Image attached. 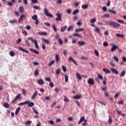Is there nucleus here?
Here are the masks:
<instances>
[{
    "instance_id": "nucleus-1",
    "label": "nucleus",
    "mask_w": 126,
    "mask_h": 126,
    "mask_svg": "<svg viewBox=\"0 0 126 126\" xmlns=\"http://www.w3.org/2000/svg\"><path fill=\"white\" fill-rule=\"evenodd\" d=\"M108 25L110 26H113L114 27H116V28H118V27H121V24L116 23L113 21H109V23H107Z\"/></svg>"
},
{
    "instance_id": "nucleus-2",
    "label": "nucleus",
    "mask_w": 126,
    "mask_h": 126,
    "mask_svg": "<svg viewBox=\"0 0 126 126\" xmlns=\"http://www.w3.org/2000/svg\"><path fill=\"white\" fill-rule=\"evenodd\" d=\"M29 40H31L32 43H34V47L36 50H39V46L38 45V42H37V40H35L33 39V37H28Z\"/></svg>"
},
{
    "instance_id": "nucleus-3",
    "label": "nucleus",
    "mask_w": 126,
    "mask_h": 126,
    "mask_svg": "<svg viewBox=\"0 0 126 126\" xmlns=\"http://www.w3.org/2000/svg\"><path fill=\"white\" fill-rule=\"evenodd\" d=\"M85 118L84 116L82 117L80 120L78 122V124L79 125L81 124V123H82V122H84V123H83V126H87V125H88V123H87V120L84 119Z\"/></svg>"
},
{
    "instance_id": "nucleus-4",
    "label": "nucleus",
    "mask_w": 126,
    "mask_h": 126,
    "mask_svg": "<svg viewBox=\"0 0 126 126\" xmlns=\"http://www.w3.org/2000/svg\"><path fill=\"white\" fill-rule=\"evenodd\" d=\"M44 13H45V15L46 16H48V17H53V15L52 14L48 12V9L45 8L43 10Z\"/></svg>"
},
{
    "instance_id": "nucleus-5",
    "label": "nucleus",
    "mask_w": 126,
    "mask_h": 126,
    "mask_svg": "<svg viewBox=\"0 0 126 126\" xmlns=\"http://www.w3.org/2000/svg\"><path fill=\"white\" fill-rule=\"evenodd\" d=\"M56 15H57V16H58V17H57L55 19V20H56V21H61L62 20V16L61 15V13H58L56 14Z\"/></svg>"
},
{
    "instance_id": "nucleus-6",
    "label": "nucleus",
    "mask_w": 126,
    "mask_h": 126,
    "mask_svg": "<svg viewBox=\"0 0 126 126\" xmlns=\"http://www.w3.org/2000/svg\"><path fill=\"white\" fill-rule=\"evenodd\" d=\"M70 61H72V62L75 64V65H78L77 63H76V62L75 61L74 59H72L71 57H69V58H68V62H70Z\"/></svg>"
},
{
    "instance_id": "nucleus-7",
    "label": "nucleus",
    "mask_w": 126,
    "mask_h": 126,
    "mask_svg": "<svg viewBox=\"0 0 126 126\" xmlns=\"http://www.w3.org/2000/svg\"><path fill=\"white\" fill-rule=\"evenodd\" d=\"M88 83L90 85H93V84H94V80H93L92 78H89L88 80Z\"/></svg>"
},
{
    "instance_id": "nucleus-8",
    "label": "nucleus",
    "mask_w": 126,
    "mask_h": 126,
    "mask_svg": "<svg viewBox=\"0 0 126 126\" xmlns=\"http://www.w3.org/2000/svg\"><path fill=\"white\" fill-rule=\"evenodd\" d=\"M19 13H23L24 12V8L22 6H20L18 8Z\"/></svg>"
},
{
    "instance_id": "nucleus-9",
    "label": "nucleus",
    "mask_w": 126,
    "mask_h": 126,
    "mask_svg": "<svg viewBox=\"0 0 126 126\" xmlns=\"http://www.w3.org/2000/svg\"><path fill=\"white\" fill-rule=\"evenodd\" d=\"M30 101L28 100V101H25L24 102H22L21 103H19L18 104V106H23V105H26V104H28L29 103H30Z\"/></svg>"
},
{
    "instance_id": "nucleus-10",
    "label": "nucleus",
    "mask_w": 126,
    "mask_h": 126,
    "mask_svg": "<svg viewBox=\"0 0 126 126\" xmlns=\"http://www.w3.org/2000/svg\"><path fill=\"white\" fill-rule=\"evenodd\" d=\"M7 3L9 6H12V4H14L15 3V0H11V2L8 1Z\"/></svg>"
},
{
    "instance_id": "nucleus-11",
    "label": "nucleus",
    "mask_w": 126,
    "mask_h": 126,
    "mask_svg": "<svg viewBox=\"0 0 126 126\" xmlns=\"http://www.w3.org/2000/svg\"><path fill=\"white\" fill-rule=\"evenodd\" d=\"M37 94H38V92H37V91H35L31 97L32 100H33V99H35V98H36V96H37Z\"/></svg>"
},
{
    "instance_id": "nucleus-12",
    "label": "nucleus",
    "mask_w": 126,
    "mask_h": 126,
    "mask_svg": "<svg viewBox=\"0 0 126 126\" xmlns=\"http://www.w3.org/2000/svg\"><path fill=\"white\" fill-rule=\"evenodd\" d=\"M110 70H111L112 72H113V73H115V74H119V71H118V70L114 68H110Z\"/></svg>"
},
{
    "instance_id": "nucleus-13",
    "label": "nucleus",
    "mask_w": 126,
    "mask_h": 126,
    "mask_svg": "<svg viewBox=\"0 0 126 126\" xmlns=\"http://www.w3.org/2000/svg\"><path fill=\"white\" fill-rule=\"evenodd\" d=\"M30 50L32 53H34V54H36V55H39V51L36 50L35 49H33L32 48H30Z\"/></svg>"
},
{
    "instance_id": "nucleus-14",
    "label": "nucleus",
    "mask_w": 126,
    "mask_h": 126,
    "mask_svg": "<svg viewBox=\"0 0 126 126\" xmlns=\"http://www.w3.org/2000/svg\"><path fill=\"white\" fill-rule=\"evenodd\" d=\"M9 22L11 24H17V19L11 20L9 21Z\"/></svg>"
},
{
    "instance_id": "nucleus-15",
    "label": "nucleus",
    "mask_w": 126,
    "mask_h": 126,
    "mask_svg": "<svg viewBox=\"0 0 126 126\" xmlns=\"http://www.w3.org/2000/svg\"><path fill=\"white\" fill-rule=\"evenodd\" d=\"M117 49H118V50H119V46H116V45H113L111 50V52H115V50H117Z\"/></svg>"
},
{
    "instance_id": "nucleus-16",
    "label": "nucleus",
    "mask_w": 126,
    "mask_h": 126,
    "mask_svg": "<svg viewBox=\"0 0 126 126\" xmlns=\"http://www.w3.org/2000/svg\"><path fill=\"white\" fill-rule=\"evenodd\" d=\"M25 15H21L20 17L18 19V22H21V21H22L24 18H25Z\"/></svg>"
},
{
    "instance_id": "nucleus-17",
    "label": "nucleus",
    "mask_w": 126,
    "mask_h": 126,
    "mask_svg": "<svg viewBox=\"0 0 126 126\" xmlns=\"http://www.w3.org/2000/svg\"><path fill=\"white\" fill-rule=\"evenodd\" d=\"M60 72H61V68H59L55 70V74L56 75L59 76V74H60Z\"/></svg>"
},
{
    "instance_id": "nucleus-18",
    "label": "nucleus",
    "mask_w": 126,
    "mask_h": 126,
    "mask_svg": "<svg viewBox=\"0 0 126 126\" xmlns=\"http://www.w3.org/2000/svg\"><path fill=\"white\" fill-rule=\"evenodd\" d=\"M18 49H19V50H20V51H22V52H24V53H26L27 54H28V53H29L28 52V51L26 50L25 49L22 48V47H18Z\"/></svg>"
},
{
    "instance_id": "nucleus-19",
    "label": "nucleus",
    "mask_w": 126,
    "mask_h": 126,
    "mask_svg": "<svg viewBox=\"0 0 126 126\" xmlns=\"http://www.w3.org/2000/svg\"><path fill=\"white\" fill-rule=\"evenodd\" d=\"M77 44L78 45H79V46H83V45H85V42L83 41H79Z\"/></svg>"
},
{
    "instance_id": "nucleus-20",
    "label": "nucleus",
    "mask_w": 126,
    "mask_h": 126,
    "mask_svg": "<svg viewBox=\"0 0 126 126\" xmlns=\"http://www.w3.org/2000/svg\"><path fill=\"white\" fill-rule=\"evenodd\" d=\"M21 96V94H18L15 97L14 99L15 101H17V100H18V99H21L20 96Z\"/></svg>"
},
{
    "instance_id": "nucleus-21",
    "label": "nucleus",
    "mask_w": 126,
    "mask_h": 126,
    "mask_svg": "<svg viewBox=\"0 0 126 126\" xmlns=\"http://www.w3.org/2000/svg\"><path fill=\"white\" fill-rule=\"evenodd\" d=\"M103 71L104 72H105V73H111V71L109 70V69L103 68Z\"/></svg>"
},
{
    "instance_id": "nucleus-22",
    "label": "nucleus",
    "mask_w": 126,
    "mask_h": 126,
    "mask_svg": "<svg viewBox=\"0 0 126 126\" xmlns=\"http://www.w3.org/2000/svg\"><path fill=\"white\" fill-rule=\"evenodd\" d=\"M3 106L4 108H9V104H8V103L7 102H5L3 104Z\"/></svg>"
},
{
    "instance_id": "nucleus-23",
    "label": "nucleus",
    "mask_w": 126,
    "mask_h": 126,
    "mask_svg": "<svg viewBox=\"0 0 126 126\" xmlns=\"http://www.w3.org/2000/svg\"><path fill=\"white\" fill-rule=\"evenodd\" d=\"M37 83L39 85H42V84H44V81L42 79H39L37 80Z\"/></svg>"
},
{
    "instance_id": "nucleus-24",
    "label": "nucleus",
    "mask_w": 126,
    "mask_h": 126,
    "mask_svg": "<svg viewBox=\"0 0 126 126\" xmlns=\"http://www.w3.org/2000/svg\"><path fill=\"white\" fill-rule=\"evenodd\" d=\"M84 30V29L83 28L76 29L75 30V32L76 33H77V32H79L80 31H83Z\"/></svg>"
},
{
    "instance_id": "nucleus-25",
    "label": "nucleus",
    "mask_w": 126,
    "mask_h": 126,
    "mask_svg": "<svg viewBox=\"0 0 126 126\" xmlns=\"http://www.w3.org/2000/svg\"><path fill=\"white\" fill-rule=\"evenodd\" d=\"M64 102H65V103H68V102H69V99L68 98H66V96L64 95Z\"/></svg>"
},
{
    "instance_id": "nucleus-26",
    "label": "nucleus",
    "mask_w": 126,
    "mask_h": 126,
    "mask_svg": "<svg viewBox=\"0 0 126 126\" xmlns=\"http://www.w3.org/2000/svg\"><path fill=\"white\" fill-rule=\"evenodd\" d=\"M38 34L41 35L42 36H46V35H47V33L45 32H38Z\"/></svg>"
},
{
    "instance_id": "nucleus-27",
    "label": "nucleus",
    "mask_w": 126,
    "mask_h": 126,
    "mask_svg": "<svg viewBox=\"0 0 126 126\" xmlns=\"http://www.w3.org/2000/svg\"><path fill=\"white\" fill-rule=\"evenodd\" d=\"M73 99H80L81 98V96L78 94H76L75 96L73 97Z\"/></svg>"
},
{
    "instance_id": "nucleus-28",
    "label": "nucleus",
    "mask_w": 126,
    "mask_h": 126,
    "mask_svg": "<svg viewBox=\"0 0 126 126\" xmlns=\"http://www.w3.org/2000/svg\"><path fill=\"white\" fill-rule=\"evenodd\" d=\"M67 27L66 26L62 27L61 29V32H64V31H65V30H66Z\"/></svg>"
},
{
    "instance_id": "nucleus-29",
    "label": "nucleus",
    "mask_w": 126,
    "mask_h": 126,
    "mask_svg": "<svg viewBox=\"0 0 126 126\" xmlns=\"http://www.w3.org/2000/svg\"><path fill=\"white\" fill-rule=\"evenodd\" d=\"M42 40L43 42H44L45 44H50V41H49V40L46 39H42Z\"/></svg>"
},
{
    "instance_id": "nucleus-30",
    "label": "nucleus",
    "mask_w": 126,
    "mask_h": 126,
    "mask_svg": "<svg viewBox=\"0 0 126 126\" xmlns=\"http://www.w3.org/2000/svg\"><path fill=\"white\" fill-rule=\"evenodd\" d=\"M55 57V61L56 63H59V59H60V58L59 57V55H58L57 54H56Z\"/></svg>"
},
{
    "instance_id": "nucleus-31",
    "label": "nucleus",
    "mask_w": 126,
    "mask_h": 126,
    "mask_svg": "<svg viewBox=\"0 0 126 126\" xmlns=\"http://www.w3.org/2000/svg\"><path fill=\"white\" fill-rule=\"evenodd\" d=\"M19 111H20V107H18L15 111V114L18 115V113H19Z\"/></svg>"
},
{
    "instance_id": "nucleus-32",
    "label": "nucleus",
    "mask_w": 126,
    "mask_h": 126,
    "mask_svg": "<svg viewBox=\"0 0 126 126\" xmlns=\"http://www.w3.org/2000/svg\"><path fill=\"white\" fill-rule=\"evenodd\" d=\"M88 7V5L87 4H83L82 5V8L83 9H86Z\"/></svg>"
},
{
    "instance_id": "nucleus-33",
    "label": "nucleus",
    "mask_w": 126,
    "mask_h": 126,
    "mask_svg": "<svg viewBox=\"0 0 126 126\" xmlns=\"http://www.w3.org/2000/svg\"><path fill=\"white\" fill-rule=\"evenodd\" d=\"M113 123V120H112V118H111V116H109V119L108 121V125H111Z\"/></svg>"
},
{
    "instance_id": "nucleus-34",
    "label": "nucleus",
    "mask_w": 126,
    "mask_h": 126,
    "mask_svg": "<svg viewBox=\"0 0 126 126\" xmlns=\"http://www.w3.org/2000/svg\"><path fill=\"white\" fill-rule=\"evenodd\" d=\"M58 43H59V44L61 45H63V40H62V39H61L60 38H58Z\"/></svg>"
},
{
    "instance_id": "nucleus-35",
    "label": "nucleus",
    "mask_w": 126,
    "mask_h": 126,
    "mask_svg": "<svg viewBox=\"0 0 126 126\" xmlns=\"http://www.w3.org/2000/svg\"><path fill=\"white\" fill-rule=\"evenodd\" d=\"M52 29L54 30V32H57V27H56V25H53L52 26Z\"/></svg>"
},
{
    "instance_id": "nucleus-36",
    "label": "nucleus",
    "mask_w": 126,
    "mask_h": 126,
    "mask_svg": "<svg viewBox=\"0 0 126 126\" xmlns=\"http://www.w3.org/2000/svg\"><path fill=\"white\" fill-rule=\"evenodd\" d=\"M109 12H111V13H113V14H116L117 12L116 11L114 10L113 9H109Z\"/></svg>"
},
{
    "instance_id": "nucleus-37",
    "label": "nucleus",
    "mask_w": 126,
    "mask_h": 126,
    "mask_svg": "<svg viewBox=\"0 0 126 126\" xmlns=\"http://www.w3.org/2000/svg\"><path fill=\"white\" fill-rule=\"evenodd\" d=\"M32 19H33V20H36L38 19V16H37V15H34L32 16Z\"/></svg>"
},
{
    "instance_id": "nucleus-38",
    "label": "nucleus",
    "mask_w": 126,
    "mask_h": 126,
    "mask_svg": "<svg viewBox=\"0 0 126 126\" xmlns=\"http://www.w3.org/2000/svg\"><path fill=\"white\" fill-rule=\"evenodd\" d=\"M39 75V70L37 69H36L34 71V75L35 76H37V75Z\"/></svg>"
},
{
    "instance_id": "nucleus-39",
    "label": "nucleus",
    "mask_w": 126,
    "mask_h": 126,
    "mask_svg": "<svg viewBox=\"0 0 126 126\" xmlns=\"http://www.w3.org/2000/svg\"><path fill=\"white\" fill-rule=\"evenodd\" d=\"M103 18H109V17H110V14H105L103 16L101 17Z\"/></svg>"
},
{
    "instance_id": "nucleus-40",
    "label": "nucleus",
    "mask_w": 126,
    "mask_h": 126,
    "mask_svg": "<svg viewBox=\"0 0 126 126\" xmlns=\"http://www.w3.org/2000/svg\"><path fill=\"white\" fill-rule=\"evenodd\" d=\"M76 75L78 79H79V80L81 79V76H80V75L78 73H76Z\"/></svg>"
},
{
    "instance_id": "nucleus-41",
    "label": "nucleus",
    "mask_w": 126,
    "mask_h": 126,
    "mask_svg": "<svg viewBox=\"0 0 126 126\" xmlns=\"http://www.w3.org/2000/svg\"><path fill=\"white\" fill-rule=\"evenodd\" d=\"M22 32L23 34V35H25V36H27L28 34H27V32H26V31L24 30H22Z\"/></svg>"
},
{
    "instance_id": "nucleus-42",
    "label": "nucleus",
    "mask_w": 126,
    "mask_h": 126,
    "mask_svg": "<svg viewBox=\"0 0 126 126\" xmlns=\"http://www.w3.org/2000/svg\"><path fill=\"white\" fill-rule=\"evenodd\" d=\"M116 35L117 36V37H121V38H124V37H125V35L124 34H122L120 33H117Z\"/></svg>"
},
{
    "instance_id": "nucleus-43",
    "label": "nucleus",
    "mask_w": 126,
    "mask_h": 126,
    "mask_svg": "<svg viewBox=\"0 0 126 126\" xmlns=\"http://www.w3.org/2000/svg\"><path fill=\"white\" fill-rule=\"evenodd\" d=\"M79 10H78V9H75L74 10V11L72 13V14H73L74 15L78 13Z\"/></svg>"
},
{
    "instance_id": "nucleus-44",
    "label": "nucleus",
    "mask_w": 126,
    "mask_h": 126,
    "mask_svg": "<svg viewBox=\"0 0 126 126\" xmlns=\"http://www.w3.org/2000/svg\"><path fill=\"white\" fill-rule=\"evenodd\" d=\"M32 111L34 112V113H35V114H36V115H38V114H39L37 110H36L34 107H32Z\"/></svg>"
},
{
    "instance_id": "nucleus-45",
    "label": "nucleus",
    "mask_w": 126,
    "mask_h": 126,
    "mask_svg": "<svg viewBox=\"0 0 126 126\" xmlns=\"http://www.w3.org/2000/svg\"><path fill=\"white\" fill-rule=\"evenodd\" d=\"M126 75V71L123 70L121 74L120 77L122 76H125Z\"/></svg>"
},
{
    "instance_id": "nucleus-46",
    "label": "nucleus",
    "mask_w": 126,
    "mask_h": 126,
    "mask_svg": "<svg viewBox=\"0 0 126 126\" xmlns=\"http://www.w3.org/2000/svg\"><path fill=\"white\" fill-rule=\"evenodd\" d=\"M33 8H34V9H37V10H40L41 9V8L38 6H33Z\"/></svg>"
},
{
    "instance_id": "nucleus-47",
    "label": "nucleus",
    "mask_w": 126,
    "mask_h": 126,
    "mask_svg": "<svg viewBox=\"0 0 126 126\" xmlns=\"http://www.w3.org/2000/svg\"><path fill=\"white\" fill-rule=\"evenodd\" d=\"M53 63H55V60L51 61L48 64L49 66H51Z\"/></svg>"
},
{
    "instance_id": "nucleus-48",
    "label": "nucleus",
    "mask_w": 126,
    "mask_h": 126,
    "mask_svg": "<svg viewBox=\"0 0 126 126\" xmlns=\"http://www.w3.org/2000/svg\"><path fill=\"white\" fill-rule=\"evenodd\" d=\"M29 104V107H30V108L33 107V106H34V103L33 102H30L28 103Z\"/></svg>"
},
{
    "instance_id": "nucleus-49",
    "label": "nucleus",
    "mask_w": 126,
    "mask_h": 126,
    "mask_svg": "<svg viewBox=\"0 0 126 126\" xmlns=\"http://www.w3.org/2000/svg\"><path fill=\"white\" fill-rule=\"evenodd\" d=\"M64 76H65V82H67L68 80V76H67V74H65Z\"/></svg>"
},
{
    "instance_id": "nucleus-50",
    "label": "nucleus",
    "mask_w": 126,
    "mask_h": 126,
    "mask_svg": "<svg viewBox=\"0 0 126 126\" xmlns=\"http://www.w3.org/2000/svg\"><path fill=\"white\" fill-rule=\"evenodd\" d=\"M97 102H98V103H99V104H101V105H103V106H106V103L104 102H101L98 100H97Z\"/></svg>"
},
{
    "instance_id": "nucleus-51",
    "label": "nucleus",
    "mask_w": 126,
    "mask_h": 126,
    "mask_svg": "<svg viewBox=\"0 0 126 126\" xmlns=\"http://www.w3.org/2000/svg\"><path fill=\"white\" fill-rule=\"evenodd\" d=\"M73 29V26H70L69 27H68L67 30V31H70V30H71V29Z\"/></svg>"
},
{
    "instance_id": "nucleus-52",
    "label": "nucleus",
    "mask_w": 126,
    "mask_h": 126,
    "mask_svg": "<svg viewBox=\"0 0 126 126\" xmlns=\"http://www.w3.org/2000/svg\"><path fill=\"white\" fill-rule=\"evenodd\" d=\"M114 60H115V61L117 63H119V57H118V56H114Z\"/></svg>"
},
{
    "instance_id": "nucleus-53",
    "label": "nucleus",
    "mask_w": 126,
    "mask_h": 126,
    "mask_svg": "<svg viewBox=\"0 0 126 126\" xmlns=\"http://www.w3.org/2000/svg\"><path fill=\"white\" fill-rule=\"evenodd\" d=\"M103 83L104 85L107 84V78H106V77H104V80L103 81Z\"/></svg>"
},
{
    "instance_id": "nucleus-54",
    "label": "nucleus",
    "mask_w": 126,
    "mask_h": 126,
    "mask_svg": "<svg viewBox=\"0 0 126 126\" xmlns=\"http://www.w3.org/2000/svg\"><path fill=\"white\" fill-rule=\"evenodd\" d=\"M94 55H95L96 57H98V56H99V52H98L97 50H95L94 51Z\"/></svg>"
},
{
    "instance_id": "nucleus-55",
    "label": "nucleus",
    "mask_w": 126,
    "mask_h": 126,
    "mask_svg": "<svg viewBox=\"0 0 126 126\" xmlns=\"http://www.w3.org/2000/svg\"><path fill=\"white\" fill-rule=\"evenodd\" d=\"M91 23H94V22H96V19L92 18L90 20Z\"/></svg>"
},
{
    "instance_id": "nucleus-56",
    "label": "nucleus",
    "mask_w": 126,
    "mask_h": 126,
    "mask_svg": "<svg viewBox=\"0 0 126 126\" xmlns=\"http://www.w3.org/2000/svg\"><path fill=\"white\" fill-rule=\"evenodd\" d=\"M32 123V121H27L25 123V125H30Z\"/></svg>"
},
{
    "instance_id": "nucleus-57",
    "label": "nucleus",
    "mask_w": 126,
    "mask_h": 126,
    "mask_svg": "<svg viewBox=\"0 0 126 126\" xmlns=\"http://www.w3.org/2000/svg\"><path fill=\"white\" fill-rule=\"evenodd\" d=\"M117 21V22H119V23H121V24H124L125 23V22L122 20H118Z\"/></svg>"
},
{
    "instance_id": "nucleus-58",
    "label": "nucleus",
    "mask_w": 126,
    "mask_h": 126,
    "mask_svg": "<svg viewBox=\"0 0 126 126\" xmlns=\"http://www.w3.org/2000/svg\"><path fill=\"white\" fill-rule=\"evenodd\" d=\"M25 42H26V45L28 46V47H30V46H31V44H30V43H29L27 40H25Z\"/></svg>"
},
{
    "instance_id": "nucleus-59",
    "label": "nucleus",
    "mask_w": 126,
    "mask_h": 126,
    "mask_svg": "<svg viewBox=\"0 0 126 126\" xmlns=\"http://www.w3.org/2000/svg\"><path fill=\"white\" fill-rule=\"evenodd\" d=\"M108 45L109 43H108V42L106 41L103 43V46H104V47H108Z\"/></svg>"
},
{
    "instance_id": "nucleus-60",
    "label": "nucleus",
    "mask_w": 126,
    "mask_h": 126,
    "mask_svg": "<svg viewBox=\"0 0 126 126\" xmlns=\"http://www.w3.org/2000/svg\"><path fill=\"white\" fill-rule=\"evenodd\" d=\"M66 12L68 13V14H70V13L71 12V9H67Z\"/></svg>"
},
{
    "instance_id": "nucleus-61",
    "label": "nucleus",
    "mask_w": 126,
    "mask_h": 126,
    "mask_svg": "<svg viewBox=\"0 0 126 126\" xmlns=\"http://www.w3.org/2000/svg\"><path fill=\"white\" fill-rule=\"evenodd\" d=\"M97 75H98V78H99V79L103 80V76L101 75L100 74H98Z\"/></svg>"
},
{
    "instance_id": "nucleus-62",
    "label": "nucleus",
    "mask_w": 126,
    "mask_h": 126,
    "mask_svg": "<svg viewBox=\"0 0 126 126\" xmlns=\"http://www.w3.org/2000/svg\"><path fill=\"white\" fill-rule=\"evenodd\" d=\"M10 56H11V57H13V56H14V52H13V51H10Z\"/></svg>"
},
{
    "instance_id": "nucleus-63",
    "label": "nucleus",
    "mask_w": 126,
    "mask_h": 126,
    "mask_svg": "<svg viewBox=\"0 0 126 126\" xmlns=\"http://www.w3.org/2000/svg\"><path fill=\"white\" fill-rule=\"evenodd\" d=\"M21 42V38H19L17 41H16V44H20V43Z\"/></svg>"
},
{
    "instance_id": "nucleus-64",
    "label": "nucleus",
    "mask_w": 126,
    "mask_h": 126,
    "mask_svg": "<svg viewBox=\"0 0 126 126\" xmlns=\"http://www.w3.org/2000/svg\"><path fill=\"white\" fill-rule=\"evenodd\" d=\"M45 80L46 81H48L49 82H50V81H51V78H49V77L45 78Z\"/></svg>"
}]
</instances>
